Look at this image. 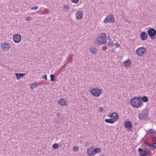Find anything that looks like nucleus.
<instances>
[{"label":"nucleus","instance_id":"423d86ee","mask_svg":"<svg viewBox=\"0 0 156 156\" xmlns=\"http://www.w3.org/2000/svg\"><path fill=\"white\" fill-rule=\"evenodd\" d=\"M115 20L114 16L112 15H109L107 16L104 20L105 23H112Z\"/></svg>","mask_w":156,"mask_h":156},{"label":"nucleus","instance_id":"393cba45","mask_svg":"<svg viewBox=\"0 0 156 156\" xmlns=\"http://www.w3.org/2000/svg\"><path fill=\"white\" fill-rule=\"evenodd\" d=\"M139 154L140 156H151V154H148L146 153H143L142 152H140Z\"/></svg>","mask_w":156,"mask_h":156},{"label":"nucleus","instance_id":"a878e982","mask_svg":"<svg viewBox=\"0 0 156 156\" xmlns=\"http://www.w3.org/2000/svg\"><path fill=\"white\" fill-rule=\"evenodd\" d=\"M95 153L94 152V151L93 150H91V153H89V152L88 153V156H94L95 155Z\"/></svg>","mask_w":156,"mask_h":156},{"label":"nucleus","instance_id":"e433bc0d","mask_svg":"<svg viewBox=\"0 0 156 156\" xmlns=\"http://www.w3.org/2000/svg\"><path fill=\"white\" fill-rule=\"evenodd\" d=\"M79 0H71V1L73 2L76 3L78 2Z\"/></svg>","mask_w":156,"mask_h":156},{"label":"nucleus","instance_id":"f257e3e1","mask_svg":"<svg viewBox=\"0 0 156 156\" xmlns=\"http://www.w3.org/2000/svg\"><path fill=\"white\" fill-rule=\"evenodd\" d=\"M106 40L105 34L102 33L98 35L97 40H95L94 41L96 46H100L102 44H104L106 42Z\"/></svg>","mask_w":156,"mask_h":156},{"label":"nucleus","instance_id":"0eeeda50","mask_svg":"<svg viewBox=\"0 0 156 156\" xmlns=\"http://www.w3.org/2000/svg\"><path fill=\"white\" fill-rule=\"evenodd\" d=\"M21 38V35L18 34H15L13 37L14 41L16 43H18L20 41Z\"/></svg>","mask_w":156,"mask_h":156},{"label":"nucleus","instance_id":"20e7f679","mask_svg":"<svg viewBox=\"0 0 156 156\" xmlns=\"http://www.w3.org/2000/svg\"><path fill=\"white\" fill-rule=\"evenodd\" d=\"M147 32L151 40H153L155 39L156 34V30L154 29L150 28L147 30Z\"/></svg>","mask_w":156,"mask_h":156},{"label":"nucleus","instance_id":"aec40b11","mask_svg":"<svg viewBox=\"0 0 156 156\" xmlns=\"http://www.w3.org/2000/svg\"><path fill=\"white\" fill-rule=\"evenodd\" d=\"M140 152H142V153H145L148 154H151V151L147 149H145L144 150L142 149V151H141Z\"/></svg>","mask_w":156,"mask_h":156},{"label":"nucleus","instance_id":"a18cd8bd","mask_svg":"<svg viewBox=\"0 0 156 156\" xmlns=\"http://www.w3.org/2000/svg\"><path fill=\"white\" fill-rule=\"evenodd\" d=\"M107 39L108 40H110V37L109 36H108L107 37Z\"/></svg>","mask_w":156,"mask_h":156},{"label":"nucleus","instance_id":"c756f323","mask_svg":"<svg viewBox=\"0 0 156 156\" xmlns=\"http://www.w3.org/2000/svg\"><path fill=\"white\" fill-rule=\"evenodd\" d=\"M154 148H156V142H154L153 144H151L150 146Z\"/></svg>","mask_w":156,"mask_h":156},{"label":"nucleus","instance_id":"4468645a","mask_svg":"<svg viewBox=\"0 0 156 156\" xmlns=\"http://www.w3.org/2000/svg\"><path fill=\"white\" fill-rule=\"evenodd\" d=\"M124 66L126 67H129L131 65V62L128 60L124 62Z\"/></svg>","mask_w":156,"mask_h":156},{"label":"nucleus","instance_id":"ea45409f","mask_svg":"<svg viewBox=\"0 0 156 156\" xmlns=\"http://www.w3.org/2000/svg\"><path fill=\"white\" fill-rule=\"evenodd\" d=\"M91 149L90 148L88 149L87 151V153L88 154V153H91Z\"/></svg>","mask_w":156,"mask_h":156},{"label":"nucleus","instance_id":"4be33fe9","mask_svg":"<svg viewBox=\"0 0 156 156\" xmlns=\"http://www.w3.org/2000/svg\"><path fill=\"white\" fill-rule=\"evenodd\" d=\"M115 115H114L113 118L112 119H114V120L115 121H117L119 119V116L117 113L115 112Z\"/></svg>","mask_w":156,"mask_h":156},{"label":"nucleus","instance_id":"f03ea898","mask_svg":"<svg viewBox=\"0 0 156 156\" xmlns=\"http://www.w3.org/2000/svg\"><path fill=\"white\" fill-rule=\"evenodd\" d=\"M140 98L135 97L131 100V105L135 108H138L141 105Z\"/></svg>","mask_w":156,"mask_h":156},{"label":"nucleus","instance_id":"a19ab883","mask_svg":"<svg viewBox=\"0 0 156 156\" xmlns=\"http://www.w3.org/2000/svg\"><path fill=\"white\" fill-rule=\"evenodd\" d=\"M73 149L75 151H77L78 150V148L77 146H74Z\"/></svg>","mask_w":156,"mask_h":156},{"label":"nucleus","instance_id":"7ed1b4c3","mask_svg":"<svg viewBox=\"0 0 156 156\" xmlns=\"http://www.w3.org/2000/svg\"><path fill=\"white\" fill-rule=\"evenodd\" d=\"M148 112V109L147 108L144 112L139 114L138 118L140 120L143 119L146 120L148 119L149 118Z\"/></svg>","mask_w":156,"mask_h":156},{"label":"nucleus","instance_id":"6ab92c4d","mask_svg":"<svg viewBox=\"0 0 156 156\" xmlns=\"http://www.w3.org/2000/svg\"><path fill=\"white\" fill-rule=\"evenodd\" d=\"M105 121L107 123H113L114 122V120L113 119H105Z\"/></svg>","mask_w":156,"mask_h":156},{"label":"nucleus","instance_id":"ddd939ff","mask_svg":"<svg viewBox=\"0 0 156 156\" xmlns=\"http://www.w3.org/2000/svg\"><path fill=\"white\" fill-rule=\"evenodd\" d=\"M1 47L3 50H8L9 48V45L8 43H2Z\"/></svg>","mask_w":156,"mask_h":156},{"label":"nucleus","instance_id":"cd10ccee","mask_svg":"<svg viewBox=\"0 0 156 156\" xmlns=\"http://www.w3.org/2000/svg\"><path fill=\"white\" fill-rule=\"evenodd\" d=\"M108 45L110 48L113 47V46L115 45L114 43H111L110 41H108Z\"/></svg>","mask_w":156,"mask_h":156},{"label":"nucleus","instance_id":"4c0bfd02","mask_svg":"<svg viewBox=\"0 0 156 156\" xmlns=\"http://www.w3.org/2000/svg\"><path fill=\"white\" fill-rule=\"evenodd\" d=\"M98 110L100 112H102L103 110V109L102 107H100L99 108Z\"/></svg>","mask_w":156,"mask_h":156},{"label":"nucleus","instance_id":"b1692460","mask_svg":"<svg viewBox=\"0 0 156 156\" xmlns=\"http://www.w3.org/2000/svg\"><path fill=\"white\" fill-rule=\"evenodd\" d=\"M37 82L34 83H32L30 86V88L31 89H33L34 87H35L37 85Z\"/></svg>","mask_w":156,"mask_h":156},{"label":"nucleus","instance_id":"c03bdc74","mask_svg":"<svg viewBox=\"0 0 156 156\" xmlns=\"http://www.w3.org/2000/svg\"><path fill=\"white\" fill-rule=\"evenodd\" d=\"M60 113H58L57 114L56 116H57L59 117V116H60Z\"/></svg>","mask_w":156,"mask_h":156},{"label":"nucleus","instance_id":"9d476101","mask_svg":"<svg viewBox=\"0 0 156 156\" xmlns=\"http://www.w3.org/2000/svg\"><path fill=\"white\" fill-rule=\"evenodd\" d=\"M140 37L141 40L144 41L147 39L148 36L145 32L143 31L141 33Z\"/></svg>","mask_w":156,"mask_h":156},{"label":"nucleus","instance_id":"39448f33","mask_svg":"<svg viewBox=\"0 0 156 156\" xmlns=\"http://www.w3.org/2000/svg\"><path fill=\"white\" fill-rule=\"evenodd\" d=\"M90 92L92 95L96 97L99 96L102 93L101 89L96 88L92 89Z\"/></svg>","mask_w":156,"mask_h":156},{"label":"nucleus","instance_id":"f3484780","mask_svg":"<svg viewBox=\"0 0 156 156\" xmlns=\"http://www.w3.org/2000/svg\"><path fill=\"white\" fill-rule=\"evenodd\" d=\"M54 122L57 124H59L60 122L59 117L55 116V117Z\"/></svg>","mask_w":156,"mask_h":156},{"label":"nucleus","instance_id":"72a5a7b5","mask_svg":"<svg viewBox=\"0 0 156 156\" xmlns=\"http://www.w3.org/2000/svg\"><path fill=\"white\" fill-rule=\"evenodd\" d=\"M154 142H156V137H154L151 139Z\"/></svg>","mask_w":156,"mask_h":156},{"label":"nucleus","instance_id":"9b49d317","mask_svg":"<svg viewBox=\"0 0 156 156\" xmlns=\"http://www.w3.org/2000/svg\"><path fill=\"white\" fill-rule=\"evenodd\" d=\"M58 103L61 105L65 106L66 105L67 102L65 100V99L62 98L58 100Z\"/></svg>","mask_w":156,"mask_h":156},{"label":"nucleus","instance_id":"c85d7f7f","mask_svg":"<svg viewBox=\"0 0 156 156\" xmlns=\"http://www.w3.org/2000/svg\"><path fill=\"white\" fill-rule=\"evenodd\" d=\"M58 144L57 143H55L52 145L53 148L54 149H57L58 147Z\"/></svg>","mask_w":156,"mask_h":156},{"label":"nucleus","instance_id":"2f4dec72","mask_svg":"<svg viewBox=\"0 0 156 156\" xmlns=\"http://www.w3.org/2000/svg\"><path fill=\"white\" fill-rule=\"evenodd\" d=\"M143 142H144V144H145L146 145H147V146H148L149 147L150 146V145L151 144L148 143L145 140H144Z\"/></svg>","mask_w":156,"mask_h":156},{"label":"nucleus","instance_id":"473e14b6","mask_svg":"<svg viewBox=\"0 0 156 156\" xmlns=\"http://www.w3.org/2000/svg\"><path fill=\"white\" fill-rule=\"evenodd\" d=\"M39 6H35V7H33L31 8V9L32 10H35L37 9L38 8Z\"/></svg>","mask_w":156,"mask_h":156},{"label":"nucleus","instance_id":"6e6552de","mask_svg":"<svg viewBox=\"0 0 156 156\" xmlns=\"http://www.w3.org/2000/svg\"><path fill=\"white\" fill-rule=\"evenodd\" d=\"M147 51L146 48L144 47H140L138 48L136 51V54L139 55H142L144 54L145 52Z\"/></svg>","mask_w":156,"mask_h":156},{"label":"nucleus","instance_id":"f8f14e48","mask_svg":"<svg viewBox=\"0 0 156 156\" xmlns=\"http://www.w3.org/2000/svg\"><path fill=\"white\" fill-rule=\"evenodd\" d=\"M76 15L77 19L79 20L81 19L83 16V14L82 11H77L76 14Z\"/></svg>","mask_w":156,"mask_h":156},{"label":"nucleus","instance_id":"c9c22d12","mask_svg":"<svg viewBox=\"0 0 156 156\" xmlns=\"http://www.w3.org/2000/svg\"><path fill=\"white\" fill-rule=\"evenodd\" d=\"M31 17H27L26 18V20L27 21H29L31 19Z\"/></svg>","mask_w":156,"mask_h":156},{"label":"nucleus","instance_id":"58836bf2","mask_svg":"<svg viewBox=\"0 0 156 156\" xmlns=\"http://www.w3.org/2000/svg\"><path fill=\"white\" fill-rule=\"evenodd\" d=\"M43 78L45 79V80H47V76L46 75H44L42 77Z\"/></svg>","mask_w":156,"mask_h":156},{"label":"nucleus","instance_id":"a211bd4d","mask_svg":"<svg viewBox=\"0 0 156 156\" xmlns=\"http://www.w3.org/2000/svg\"><path fill=\"white\" fill-rule=\"evenodd\" d=\"M148 100V99L147 97L146 96H143L141 98H140L141 103L142 101H143L144 102H147Z\"/></svg>","mask_w":156,"mask_h":156},{"label":"nucleus","instance_id":"dca6fc26","mask_svg":"<svg viewBox=\"0 0 156 156\" xmlns=\"http://www.w3.org/2000/svg\"><path fill=\"white\" fill-rule=\"evenodd\" d=\"M90 51L91 53L93 54H95L97 52V49L95 47H92L90 48Z\"/></svg>","mask_w":156,"mask_h":156},{"label":"nucleus","instance_id":"1a4fd4ad","mask_svg":"<svg viewBox=\"0 0 156 156\" xmlns=\"http://www.w3.org/2000/svg\"><path fill=\"white\" fill-rule=\"evenodd\" d=\"M124 126L126 128L130 129L132 127V124L131 122L129 121H127L124 122Z\"/></svg>","mask_w":156,"mask_h":156},{"label":"nucleus","instance_id":"f704fd0d","mask_svg":"<svg viewBox=\"0 0 156 156\" xmlns=\"http://www.w3.org/2000/svg\"><path fill=\"white\" fill-rule=\"evenodd\" d=\"M115 115V112L113 113H111L109 116V117L111 118H113L114 115Z\"/></svg>","mask_w":156,"mask_h":156},{"label":"nucleus","instance_id":"37998d69","mask_svg":"<svg viewBox=\"0 0 156 156\" xmlns=\"http://www.w3.org/2000/svg\"><path fill=\"white\" fill-rule=\"evenodd\" d=\"M142 149L140 148H139L138 150V151L140 152L141 151H142Z\"/></svg>","mask_w":156,"mask_h":156},{"label":"nucleus","instance_id":"7c9ffc66","mask_svg":"<svg viewBox=\"0 0 156 156\" xmlns=\"http://www.w3.org/2000/svg\"><path fill=\"white\" fill-rule=\"evenodd\" d=\"M63 9L64 10H66V11L68 9V5H64L63 6Z\"/></svg>","mask_w":156,"mask_h":156},{"label":"nucleus","instance_id":"5701e85b","mask_svg":"<svg viewBox=\"0 0 156 156\" xmlns=\"http://www.w3.org/2000/svg\"><path fill=\"white\" fill-rule=\"evenodd\" d=\"M147 134H150L151 133H155V131L154 129H150L148 130L147 131Z\"/></svg>","mask_w":156,"mask_h":156},{"label":"nucleus","instance_id":"79ce46f5","mask_svg":"<svg viewBox=\"0 0 156 156\" xmlns=\"http://www.w3.org/2000/svg\"><path fill=\"white\" fill-rule=\"evenodd\" d=\"M115 47L116 48H117L119 47V44L117 43L116 44H115Z\"/></svg>","mask_w":156,"mask_h":156},{"label":"nucleus","instance_id":"49530a36","mask_svg":"<svg viewBox=\"0 0 156 156\" xmlns=\"http://www.w3.org/2000/svg\"><path fill=\"white\" fill-rule=\"evenodd\" d=\"M100 156H104V155L102 154H101Z\"/></svg>","mask_w":156,"mask_h":156},{"label":"nucleus","instance_id":"bb28decb","mask_svg":"<svg viewBox=\"0 0 156 156\" xmlns=\"http://www.w3.org/2000/svg\"><path fill=\"white\" fill-rule=\"evenodd\" d=\"M50 76L51 77L50 80L51 81H53L55 80V79H54L55 75L54 74H51Z\"/></svg>","mask_w":156,"mask_h":156},{"label":"nucleus","instance_id":"412c9836","mask_svg":"<svg viewBox=\"0 0 156 156\" xmlns=\"http://www.w3.org/2000/svg\"><path fill=\"white\" fill-rule=\"evenodd\" d=\"M94 152L95 154L100 153L101 151V149L99 148H95L94 149Z\"/></svg>","mask_w":156,"mask_h":156},{"label":"nucleus","instance_id":"2eb2a0df","mask_svg":"<svg viewBox=\"0 0 156 156\" xmlns=\"http://www.w3.org/2000/svg\"><path fill=\"white\" fill-rule=\"evenodd\" d=\"M26 73H15V75L17 79H20L25 75Z\"/></svg>","mask_w":156,"mask_h":156}]
</instances>
